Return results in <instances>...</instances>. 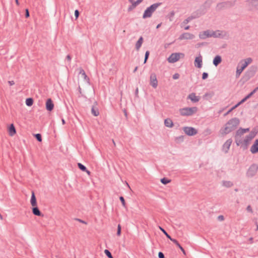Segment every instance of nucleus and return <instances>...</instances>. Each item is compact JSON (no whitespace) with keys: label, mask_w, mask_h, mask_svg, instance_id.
<instances>
[{"label":"nucleus","mask_w":258,"mask_h":258,"mask_svg":"<svg viewBox=\"0 0 258 258\" xmlns=\"http://www.w3.org/2000/svg\"><path fill=\"white\" fill-rule=\"evenodd\" d=\"M240 120L237 117L230 119L225 124L224 129L220 130V133L223 137L235 130L239 124Z\"/></svg>","instance_id":"1"},{"label":"nucleus","mask_w":258,"mask_h":258,"mask_svg":"<svg viewBox=\"0 0 258 258\" xmlns=\"http://www.w3.org/2000/svg\"><path fill=\"white\" fill-rule=\"evenodd\" d=\"M162 4L161 3H155L148 7L144 11L143 15V19L151 18L153 13L156 11L157 8Z\"/></svg>","instance_id":"2"},{"label":"nucleus","mask_w":258,"mask_h":258,"mask_svg":"<svg viewBox=\"0 0 258 258\" xmlns=\"http://www.w3.org/2000/svg\"><path fill=\"white\" fill-rule=\"evenodd\" d=\"M252 59L250 57L247 58L243 60H241L237 67L236 72V78H238L243 71L247 67V66L251 62Z\"/></svg>","instance_id":"3"},{"label":"nucleus","mask_w":258,"mask_h":258,"mask_svg":"<svg viewBox=\"0 0 258 258\" xmlns=\"http://www.w3.org/2000/svg\"><path fill=\"white\" fill-rule=\"evenodd\" d=\"M198 110L197 107H184L179 110L180 114L183 116H191L196 113Z\"/></svg>","instance_id":"4"},{"label":"nucleus","mask_w":258,"mask_h":258,"mask_svg":"<svg viewBox=\"0 0 258 258\" xmlns=\"http://www.w3.org/2000/svg\"><path fill=\"white\" fill-rule=\"evenodd\" d=\"M236 1H228L221 3H219L216 6V10L218 11H221L223 9H229L233 7L236 4Z\"/></svg>","instance_id":"5"},{"label":"nucleus","mask_w":258,"mask_h":258,"mask_svg":"<svg viewBox=\"0 0 258 258\" xmlns=\"http://www.w3.org/2000/svg\"><path fill=\"white\" fill-rule=\"evenodd\" d=\"M257 70V67L256 66H251L249 69L245 72L243 77V79L244 81H248L251 78L253 77L255 74Z\"/></svg>","instance_id":"6"},{"label":"nucleus","mask_w":258,"mask_h":258,"mask_svg":"<svg viewBox=\"0 0 258 258\" xmlns=\"http://www.w3.org/2000/svg\"><path fill=\"white\" fill-rule=\"evenodd\" d=\"M205 13V10H198L196 12L193 13L190 16L188 17L187 19H185L183 21V23L186 24L192 19L199 18L200 16L204 15Z\"/></svg>","instance_id":"7"},{"label":"nucleus","mask_w":258,"mask_h":258,"mask_svg":"<svg viewBox=\"0 0 258 258\" xmlns=\"http://www.w3.org/2000/svg\"><path fill=\"white\" fill-rule=\"evenodd\" d=\"M258 171V165L256 164L253 163L251 164L248 168L247 172L246 175L247 177H252L256 175Z\"/></svg>","instance_id":"8"},{"label":"nucleus","mask_w":258,"mask_h":258,"mask_svg":"<svg viewBox=\"0 0 258 258\" xmlns=\"http://www.w3.org/2000/svg\"><path fill=\"white\" fill-rule=\"evenodd\" d=\"M246 3L248 11L258 10V0H246Z\"/></svg>","instance_id":"9"},{"label":"nucleus","mask_w":258,"mask_h":258,"mask_svg":"<svg viewBox=\"0 0 258 258\" xmlns=\"http://www.w3.org/2000/svg\"><path fill=\"white\" fill-rule=\"evenodd\" d=\"M181 55L183 57L184 54L182 53H173L169 56L167 60L169 62L174 63L180 59Z\"/></svg>","instance_id":"10"},{"label":"nucleus","mask_w":258,"mask_h":258,"mask_svg":"<svg viewBox=\"0 0 258 258\" xmlns=\"http://www.w3.org/2000/svg\"><path fill=\"white\" fill-rule=\"evenodd\" d=\"M244 134V133L242 131V128L240 127L238 130H237L236 132V133L234 135L235 142L237 146H239L241 143V137Z\"/></svg>","instance_id":"11"},{"label":"nucleus","mask_w":258,"mask_h":258,"mask_svg":"<svg viewBox=\"0 0 258 258\" xmlns=\"http://www.w3.org/2000/svg\"><path fill=\"white\" fill-rule=\"evenodd\" d=\"M182 130L188 136H193L198 134V131L195 128L190 126H184Z\"/></svg>","instance_id":"12"},{"label":"nucleus","mask_w":258,"mask_h":258,"mask_svg":"<svg viewBox=\"0 0 258 258\" xmlns=\"http://www.w3.org/2000/svg\"><path fill=\"white\" fill-rule=\"evenodd\" d=\"M150 85L154 88H156L158 86V81L155 73H153L151 74L150 77Z\"/></svg>","instance_id":"13"},{"label":"nucleus","mask_w":258,"mask_h":258,"mask_svg":"<svg viewBox=\"0 0 258 258\" xmlns=\"http://www.w3.org/2000/svg\"><path fill=\"white\" fill-rule=\"evenodd\" d=\"M232 143V139L227 140L222 146V151L225 153H227L229 151L230 147Z\"/></svg>","instance_id":"14"},{"label":"nucleus","mask_w":258,"mask_h":258,"mask_svg":"<svg viewBox=\"0 0 258 258\" xmlns=\"http://www.w3.org/2000/svg\"><path fill=\"white\" fill-rule=\"evenodd\" d=\"M194 64L195 66L197 68L200 69L202 67L203 57L200 53L198 56L195 58Z\"/></svg>","instance_id":"15"},{"label":"nucleus","mask_w":258,"mask_h":258,"mask_svg":"<svg viewBox=\"0 0 258 258\" xmlns=\"http://www.w3.org/2000/svg\"><path fill=\"white\" fill-rule=\"evenodd\" d=\"M251 140L246 136L244 140H241V143L240 145L243 150H246Z\"/></svg>","instance_id":"16"},{"label":"nucleus","mask_w":258,"mask_h":258,"mask_svg":"<svg viewBox=\"0 0 258 258\" xmlns=\"http://www.w3.org/2000/svg\"><path fill=\"white\" fill-rule=\"evenodd\" d=\"M195 37V36L194 34L188 33V32H185L180 35V36L178 38V39H179V40L192 39Z\"/></svg>","instance_id":"17"},{"label":"nucleus","mask_w":258,"mask_h":258,"mask_svg":"<svg viewBox=\"0 0 258 258\" xmlns=\"http://www.w3.org/2000/svg\"><path fill=\"white\" fill-rule=\"evenodd\" d=\"M211 31L210 30H206L200 32L199 37L201 39H205L208 37H211Z\"/></svg>","instance_id":"18"},{"label":"nucleus","mask_w":258,"mask_h":258,"mask_svg":"<svg viewBox=\"0 0 258 258\" xmlns=\"http://www.w3.org/2000/svg\"><path fill=\"white\" fill-rule=\"evenodd\" d=\"M46 109L48 111H51L54 108V104L51 98L47 99L45 104Z\"/></svg>","instance_id":"19"},{"label":"nucleus","mask_w":258,"mask_h":258,"mask_svg":"<svg viewBox=\"0 0 258 258\" xmlns=\"http://www.w3.org/2000/svg\"><path fill=\"white\" fill-rule=\"evenodd\" d=\"M187 99H190L193 103H196L199 101L200 97L196 96L195 93H191L188 95Z\"/></svg>","instance_id":"20"},{"label":"nucleus","mask_w":258,"mask_h":258,"mask_svg":"<svg viewBox=\"0 0 258 258\" xmlns=\"http://www.w3.org/2000/svg\"><path fill=\"white\" fill-rule=\"evenodd\" d=\"M250 151L252 154H256L258 153V139L255 140L254 143L250 148Z\"/></svg>","instance_id":"21"},{"label":"nucleus","mask_w":258,"mask_h":258,"mask_svg":"<svg viewBox=\"0 0 258 258\" xmlns=\"http://www.w3.org/2000/svg\"><path fill=\"white\" fill-rule=\"evenodd\" d=\"M213 3L212 0H207L204 4L202 6L201 8L199 10H205L206 12H207V9H209Z\"/></svg>","instance_id":"22"},{"label":"nucleus","mask_w":258,"mask_h":258,"mask_svg":"<svg viewBox=\"0 0 258 258\" xmlns=\"http://www.w3.org/2000/svg\"><path fill=\"white\" fill-rule=\"evenodd\" d=\"M32 212L35 216H40V217L44 216V215L39 210L37 206L32 207Z\"/></svg>","instance_id":"23"},{"label":"nucleus","mask_w":258,"mask_h":258,"mask_svg":"<svg viewBox=\"0 0 258 258\" xmlns=\"http://www.w3.org/2000/svg\"><path fill=\"white\" fill-rule=\"evenodd\" d=\"M222 61V57L219 55L215 56L213 60V63L215 67H217Z\"/></svg>","instance_id":"24"},{"label":"nucleus","mask_w":258,"mask_h":258,"mask_svg":"<svg viewBox=\"0 0 258 258\" xmlns=\"http://www.w3.org/2000/svg\"><path fill=\"white\" fill-rule=\"evenodd\" d=\"M9 134L10 136H13L16 134V130L14 124H11L8 127Z\"/></svg>","instance_id":"25"},{"label":"nucleus","mask_w":258,"mask_h":258,"mask_svg":"<svg viewBox=\"0 0 258 258\" xmlns=\"http://www.w3.org/2000/svg\"><path fill=\"white\" fill-rule=\"evenodd\" d=\"M257 133L258 128H257L256 127H254L250 132L249 134L247 135L246 136L248 137L250 139L252 140L253 138L255 137Z\"/></svg>","instance_id":"26"},{"label":"nucleus","mask_w":258,"mask_h":258,"mask_svg":"<svg viewBox=\"0 0 258 258\" xmlns=\"http://www.w3.org/2000/svg\"><path fill=\"white\" fill-rule=\"evenodd\" d=\"M79 74L82 75V77L84 78L85 80L87 81V83H90V79L87 76L85 73V72L82 68H80L79 69Z\"/></svg>","instance_id":"27"},{"label":"nucleus","mask_w":258,"mask_h":258,"mask_svg":"<svg viewBox=\"0 0 258 258\" xmlns=\"http://www.w3.org/2000/svg\"><path fill=\"white\" fill-rule=\"evenodd\" d=\"M30 203L32 207L37 206V200L34 191L32 192V195L30 199Z\"/></svg>","instance_id":"28"},{"label":"nucleus","mask_w":258,"mask_h":258,"mask_svg":"<svg viewBox=\"0 0 258 258\" xmlns=\"http://www.w3.org/2000/svg\"><path fill=\"white\" fill-rule=\"evenodd\" d=\"M171 241H172L175 244H176V245L177 246H178V247H179V248H180V249L181 250V251L182 252V253L184 254V255H186V252L185 251V250L184 249V248L181 246V245L180 244V243L178 242V241L175 239H173Z\"/></svg>","instance_id":"29"},{"label":"nucleus","mask_w":258,"mask_h":258,"mask_svg":"<svg viewBox=\"0 0 258 258\" xmlns=\"http://www.w3.org/2000/svg\"><path fill=\"white\" fill-rule=\"evenodd\" d=\"M164 124L166 126L169 127H172L174 125L172 120L169 118H167L164 120Z\"/></svg>","instance_id":"30"},{"label":"nucleus","mask_w":258,"mask_h":258,"mask_svg":"<svg viewBox=\"0 0 258 258\" xmlns=\"http://www.w3.org/2000/svg\"><path fill=\"white\" fill-rule=\"evenodd\" d=\"M91 113L94 116H97L99 114L98 108L95 105H93L91 108Z\"/></svg>","instance_id":"31"},{"label":"nucleus","mask_w":258,"mask_h":258,"mask_svg":"<svg viewBox=\"0 0 258 258\" xmlns=\"http://www.w3.org/2000/svg\"><path fill=\"white\" fill-rule=\"evenodd\" d=\"M143 42V38L142 36H141L136 43V48L137 50H138L140 48Z\"/></svg>","instance_id":"32"},{"label":"nucleus","mask_w":258,"mask_h":258,"mask_svg":"<svg viewBox=\"0 0 258 258\" xmlns=\"http://www.w3.org/2000/svg\"><path fill=\"white\" fill-rule=\"evenodd\" d=\"M131 3H132V5L129 6L127 8V11L128 12L133 11L134 9H135L136 8V7L138 5H139V3L138 2H137V1L131 2Z\"/></svg>","instance_id":"33"},{"label":"nucleus","mask_w":258,"mask_h":258,"mask_svg":"<svg viewBox=\"0 0 258 258\" xmlns=\"http://www.w3.org/2000/svg\"><path fill=\"white\" fill-rule=\"evenodd\" d=\"M25 103L27 106L30 107L33 105L34 103L33 99L31 97L28 98L26 99Z\"/></svg>","instance_id":"34"},{"label":"nucleus","mask_w":258,"mask_h":258,"mask_svg":"<svg viewBox=\"0 0 258 258\" xmlns=\"http://www.w3.org/2000/svg\"><path fill=\"white\" fill-rule=\"evenodd\" d=\"M221 33H220L219 30H217L216 31H211V37H213L214 38H218L221 37Z\"/></svg>","instance_id":"35"},{"label":"nucleus","mask_w":258,"mask_h":258,"mask_svg":"<svg viewBox=\"0 0 258 258\" xmlns=\"http://www.w3.org/2000/svg\"><path fill=\"white\" fill-rule=\"evenodd\" d=\"M159 228L160 230L165 235L167 238L170 239L171 241L173 239L168 234V233L161 226H159Z\"/></svg>","instance_id":"36"},{"label":"nucleus","mask_w":258,"mask_h":258,"mask_svg":"<svg viewBox=\"0 0 258 258\" xmlns=\"http://www.w3.org/2000/svg\"><path fill=\"white\" fill-rule=\"evenodd\" d=\"M222 185L226 187H230L233 185V183L230 181H223Z\"/></svg>","instance_id":"37"},{"label":"nucleus","mask_w":258,"mask_h":258,"mask_svg":"<svg viewBox=\"0 0 258 258\" xmlns=\"http://www.w3.org/2000/svg\"><path fill=\"white\" fill-rule=\"evenodd\" d=\"M171 181V179H169L166 177H163L160 179L161 182L164 185L170 183Z\"/></svg>","instance_id":"38"},{"label":"nucleus","mask_w":258,"mask_h":258,"mask_svg":"<svg viewBox=\"0 0 258 258\" xmlns=\"http://www.w3.org/2000/svg\"><path fill=\"white\" fill-rule=\"evenodd\" d=\"M77 165H78V167L79 168V169H80L81 171H85L87 170L86 167L85 165H84L83 164H82V163H78L77 164Z\"/></svg>","instance_id":"39"},{"label":"nucleus","mask_w":258,"mask_h":258,"mask_svg":"<svg viewBox=\"0 0 258 258\" xmlns=\"http://www.w3.org/2000/svg\"><path fill=\"white\" fill-rule=\"evenodd\" d=\"M184 138V136H180L179 137H176L175 141L177 143H179L183 141Z\"/></svg>","instance_id":"40"},{"label":"nucleus","mask_w":258,"mask_h":258,"mask_svg":"<svg viewBox=\"0 0 258 258\" xmlns=\"http://www.w3.org/2000/svg\"><path fill=\"white\" fill-rule=\"evenodd\" d=\"M34 136L35 138V139L37 140V141H38L39 142H42V136L40 134L38 133V134H34Z\"/></svg>","instance_id":"41"},{"label":"nucleus","mask_w":258,"mask_h":258,"mask_svg":"<svg viewBox=\"0 0 258 258\" xmlns=\"http://www.w3.org/2000/svg\"><path fill=\"white\" fill-rule=\"evenodd\" d=\"M104 253L105 255L108 257V258H113L111 253L110 251L108 249H105Z\"/></svg>","instance_id":"42"},{"label":"nucleus","mask_w":258,"mask_h":258,"mask_svg":"<svg viewBox=\"0 0 258 258\" xmlns=\"http://www.w3.org/2000/svg\"><path fill=\"white\" fill-rule=\"evenodd\" d=\"M149 55H150V51L149 50L146 51L145 52V58H144V63H146L147 62V60L149 58Z\"/></svg>","instance_id":"43"},{"label":"nucleus","mask_w":258,"mask_h":258,"mask_svg":"<svg viewBox=\"0 0 258 258\" xmlns=\"http://www.w3.org/2000/svg\"><path fill=\"white\" fill-rule=\"evenodd\" d=\"M119 200L121 203L122 206L124 208H126V203H125V200H124V198L122 196H120L119 197Z\"/></svg>","instance_id":"44"},{"label":"nucleus","mask_w":258,"mask_h":258,"mask_svg":"<svg viewBox=\"0 0 258 258\" xmlns=\"http://www.w3.org/2000/svg\"><path fill=\"white\" fill-rule=\"evenodd\" d=\"M121 227L120 224H118L117 225L116 235L118 236H120L121 235Z\"/></svg>","instance_id":"45"},{"label":"nucleus","mask_w":258,"mask_h":258,"mask_svg":"<svg viewBox=\"0 0 258 258\" xmlns=\"http://www.w3.org/2000/svg\"><path fill=\"white\" fill-rule=\"evenodd\" d=\"M174 15H175V12L173 11L170 12V13L168 14V17L169 18V20L170 21H172V18L174 17Z\"/></svg>","instance_id":"46"},{"label":"nucleus","mask_w":258,"mask_h":258,"mask_svg":"<svg viewBox=\"0 0 258 258\" xmlns=\"http://www.w3.org/2000/svg\"><path fill=\"white\" fill-rule=\"evenodd\" d=\"M208 73H206V72H204L203 74H202V79L203 80H206L208 78Z\"/></svg>","instance_id":"47"},{"label":"nucleus","mask_w":258,"mask_h":258,"mask_svg":"<svg viewBox=\"0 0 258 258\" xmlns=\"http://www.w3.org/2000/svg\"><path fill=\"white\" fill-rule=\"evenodd\" d=\"M246 211L248 212H249V213H253L252 209L250 205L247 206V207H246Z\"/></svg>","instance_id":"48"},{"label":"nucleus","mask_w":258,"mask_h":258,"mask_svg":"<svg viewBox=\"0 0 258 258\" xmlns=\"http://www.w3.org/2000/svg\"><path fill=\"white\" fill-rule=\"evenodd\" d=\"M25 16L26 18L29 17L30 16L29 11L28 9H25Z\"/></svg>","instance_id":"49"},{"label":"nucleus","mask_w":258,"mask_h":258,"mask_svg":"<svg viewBox=\"0 0 258 258\" xmlns=\"http://www.w3.org/2000/svg\"><path fill=\"white\" fill-rule=\"evenodd\" d=\"M79 15H80V12H79V10H76L75 11V16L76 19H78Z\"/></svg>","instance_id":"50"},{"label":"nucleus","mask_w":258,"mask_h":258,"mask_svg":"<svg viewBox=\"0 0 258 258\" xmlns=\"http://www.w3.org/2000/svg\"><path fill=\"white\" fill-rule=\"evenodd\" d=\"M158 257L159 258H165L164 253L161 251L159 252Z\"/></svg>","instance_id":"51"},{"label":"nucleus","mask_w":258,"mask_h":258,"mask_svg":"<svg viewBox=\"0 0 258 258\" xmlns=\"http://www.w3.org/2000/svg\"><path fill=\"white\" fill-rule=\"evenodd\" d=\"M76 221H78L79 222H80V223H84V224H87V222L83 220H81L80 219H79V218H75L74 219Z\"/></svg>","instance_id":"52"},{"label":"nucleus","mask_w":258,"mask_h":258,"mask_svg":"<svg viewBox=\"0 0 258 258\" xmlns=\"http://www.w3.org/2000/svg\"><path fill=\"white\" fill-rule=\"evenodd\" d=\"M173 79L174 80L178 79L179 78V75L178 73H175L173 75Z\"/></svg>","instance_id":"53"},{"label":"nucleus","mask_w":258,"mask_h":258,"mask_svg":"<svg viewBox=\"0 0 258 258\" xmlns=\"http://www.w3.org/2000/svg\"><path fill=\"white\" fill-rule=\"evenodd\" d=\"M213 93L211 94V93H206L204 95V97H209V98H211L213 96Z\"/></svg>","instance_id":"54"},{"label":"nucleus","mask_w":258,"mask_h":258,"mask_svg":"<svg viewBox=\"0 0 258 258\" xmlns=\"http://www.w3.org/2000/svg\"><path fill=\"white\" fill-rule=\"evenodd\" d=\"M218 219L220 221H223L224 220V216L223 215H220L218 217Z\"/></svg>","instance_id":"55"},{"label":"nucleus","mask_w":258,"mask_h":258,"mask_svg":"<svg viewBox=\"0 0 258 258\" xmlns=\"http://www.w3.org/2000/svg\"><path fill=\"white\" fill-rule=\"evenodd\" d=\"M242 131L244 134V133L248 132L249 131V128H242Z\"/></svg>","instance_id":"56"},{"label":"nucleus","mask_w":258,"mask_h":258,"mask_svg":"<svg viewBox=\"0 0 258 258\" xmlns=\"http://www.w3.org/2000/svg\"><path fill=\"white\" fill-rule=\"evenodd\" d=\"M138 93H139V89H138V88H137L135 90V93L136 97H138Z\"/></svg>","instance_id":"57"},{"label":"nucleus","mask_w":258,"mask_h":258,"mask_svg":"<svg viewBox=\"0 0 258 258\" xmlns=\"http://www.w3.org/2000/svg\"><path fill=\"white\" fill-rule=\"evenodd\" d=\"M66 59L69 61H71V59H72V57L70 55H68L66 57Z\"/></svg>","instance_id":"58"},{"label":"nucleus","mask_w":258,"mask_h":258,"mask_svg":"<svg viewBox=\"0 0 258 258\" xmlns=\"http://www.w3.org/2000/svg\"><path fill=\"white\" fill-rule=\"evenodd\" d=\"M8 83L10 86H12L15 84V82L14 81H8Z\"/></svg>","instance_id":"59"},{"label":"nucleus","mask_w":258,"mask_h":258,"mask_svg":"<svg viewBox=\"0 0 258 258\" xmlns=\"http://www.w3.org/2000/svg\"><path fill=\"white\" fill-rule=\"evenodd\" d=\"M206 43H204V42H202V43H198L197 44V47H200L201 46H203V45H204Z\"/></svg>","instance_id":"60"},{"label":"nucleus","mask_w":258,"mask_h":258,"mask_svg":"<svg viewBox=\"0 0 258 258\" xmlns=\"http://www.w3.org/2000/svg\"><path fill=\"white\" fill-rule=\"evenodd\" d=\"M239 106V105H237V103L236 104H235L234 106H233L232 108H231V109L233 110L234 109H235V108H236L237 107H238Z\"/></svg>","instance_id":"61"},{"label":"nucleus","mask_w":258,"mask_h":258,"mask_svg":"<svg viewBox=\"0 0 258 258\" xmlns=\"http://www.w3.org/2000/svg\"><path fill=\"white\" fill-rule=\"evenodd\" d=\"M252 96H251L250 95V94L249 93L248 94H247L245 97V98L247 100L248 99L250 98Z\"/></svg>","instance_id":"62"},{"label":"nucleus","mask_w":258,"mask_h":258,"mask_svg":"<svg viewBox=\"0 0 258 258\" xmlns=\"http://www.w3.org/2000/svg\"><path fill=\"white\" fill-rule=\"evenodd\" d=\"M252 96H251L250 95V94L249 93L248 94H247L245 97V98L247 100L248 99L250 98Z\"/></svg>","instance_id":"63"},{"label":"nucleus","mask_w":258,"mask_h":258,"mask_svg":"<svg viewBox=\"0 0 258 258\" xmlns=\"http://www.w3.org/2000/svg\"><path fill=\"white\" fill-rule=\"evenodd\" d=\"M248 241H249L250 243H253V238L250 237L248 239Z\"/></svg>","instance_id":"64"}]
</instances>
